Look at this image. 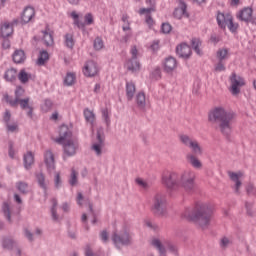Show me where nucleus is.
I'll use <instances>...</instances> for the list:
<instances>
[{"instance_id":"18","label":"nucleus","mask_w":256,"mask_h":256,"mask_svg":"<svg viewBox=\"0 0 256 256\" xmlns=\"http://www.w3.org/2000/svg\"><path fill=\"white\" fill-rule=\"evenodd\" d=\"M252 17H253V8L251 7H245L242 10H240L239 13L237 14V18L240 21H244V23H249Z\"/></svg>"},{"instance_id":"21","label":"nucleus","mask_w":256,"mask_h":256,"mask_svg":"<svg viewBox=\"0 0 256 256\" xmlns=\"http://www.w3.org/2000/svg\"><path fill=\"white\" fill-rule=\"evenodd\" d=\"M126 69L132 73H135L141 70V63L137 59L130 58L126 62Z\"/></svg>"},{"instance_id":"33","label":"nucleus","mask_w":256,"mask_h":256,"mask_svg":"<svg viewBox=\"0 0 256 256\" xmlns=\"http://www.w3.org/2000/svg\"><path fill=\"white\" fill-rule=\"evenodd\" d=\"M49 61V52H47L46 50H42L40 51L38 60H37V64L38 65H45V62Z\"/></svg>"},{"instance_id":"5","label":"nucleus","mask_w":256,"mask_h":256,"mask_svg":"<svg viewBox=\"0 0 256 256\" xmlns=\"http://www.w3.org/2000/svg\"><path fill=\"white\" fill-rule=\"evenodd\" d=\"M216 21L218 23V27L223 29V31H225L227 27L231 33H235L237 29H239V24L233 22V15H231V13L225 14L221 11H218Z\"/></svg>"},{"instance_id":"37","label":"nucleus","mask_w":256,"mask_h":256,"mask_svg":"<svg viewBox=\"0 0 256 256\" xmlns=\"http://www.w3.org/2000/svg\"><path fill=\"white\" fill-rule=\"evenodd\" d=\"M179 139H180L181 143L183 145H185V147H191V143H193L195 141V140L191 139V137H189V135H186V134L180 135Z\"/></svg>"},{"instance_id":"12","label":"nucleus","mask_w":256,"mask_h":256,"mask_svg":"<svg viewBox=\"0 0 256 256\" xmlns=\"http://www.w3.org/2000/svg\"><path fill=\"white\" fill-rule=\"evenodd\" d=\"M99 73V66L97 65V62L90 60L87 61L83 68V74L85 77H95Z\"/></svg>"},{"instance_id":"61","label":"nucleus","mask_w":256,"mask_h":256,"mask_svg":"<svg viewBox=\"0 0 256 256\" xmlns=\"http://www.w3.org/2000/svg\"><path fill=\"white\" fill-rule=\"evenodd\" d=\"M3 39H4L2 42L3 49H10L11 41L9 40V38H3Z\"/></svg>"},{"instance_id":"43","label":"nucleus","mask_w":256,"mask_h":256,"mask_svg":"<svg viewBox=\"0 0 256 256\" xmlns=\"http://www.w3.org/2000/svg\"><path fill=\"white\" fill-rule=\"evenodd\" d=\"M51 109H53V101H51V99H45L44 104L42 105V111L48 113Z\"/></svg>"},{"instance_id":"46","label":"nucleus","mask_w":256,"mask_h":256,"mask_svg":"<svg viewBox=\"0 0 256 256\" xmlns=\"http://www.w3.org/2000/svg\"><path fill=\"white\" fill-rule=\"evenodd\" d=\"M135 183L137 184L138 187H141L142 189H149V183H147L146 181H144L142 178H136L135 179Z\"/></svg>"},{"instance_id":"36","label":"nucleus","mask_w":256,"mask_h":256,"mask_svg":"<svg viewBox=\"0 0 256 256\" xmlns=\"http://www.w3.org/2000/svg\"><path fill=\"white\" fill-rule=\"evenodd\" d=\"M136 103L140 109L145 108V93L139 92L136 96Z\"/></svg>"},{"instance_id":"52","label":"nucleus","mask_w":256,"mask_h":256,"mask_svg":"<svg viewBox=\"0 0 256 256\" xmlns=\"http://www.w3.org/2000/svg\"><path fill=\"white\" fill-rule=\"evenodd\" d=\"M155 11V6H152L150 8H141L139 10V14L140 15H145V13H147V15H151V12Z\"/></svg>"},{"instance_id":"35","label":"nucleus","mask_w":256,"mask_h":256,"mask_svg":"<svg viewBox=\"0 0 256 256\" xmlns=\"http://www.w3.org/2000/svg\"><path fill=\"white\" fill-rule=\"evenodd\" d=\"M2 212L4 213L6 219L11 221V204L9 202H4L2 205Z\"/></svg>"},{"instance_id":"31","label":"nucleus","mask_w":256,"mask_h":256,"mask_svg":"<svg viewBox=\"0 0 256 256\" xmlns=\"http://www.w3.org/2000/svg\"><path fill=\"white\" fill-rule=\"evenodd\" d=\"M18 79L23 85H25L26 83H29V79H31V74H28L25 69H22L18 73Z\"/></svg>"},{"instance_id":"25","label":"nucleus","mask_w":256,"mask_h":256,"mask_svg":"<svg viewBox=\"0 0 256 256\" xmlns=\"http://www.w3.org/2000/svg\"><path fill=\"white\" fill-rule=\"evenodd\" d=\"M186 159L189 161L190 165L194 167V169H201V167H203V163H201V160H199L195 154H188Z\"/></svg>"},{"instance_id":"41","label":"nucleus","mask_w":256,"mask_h":256,"mask_svg":"<svg viewBox=\"0 0 256 256\" xmlns=\"http://www.w3.org/2000/svg\"><path fill=\"white\" fill-rule=\"evenodd\" d=\"M16 188L21 193H27V189H29V184H27V182L19 181L16 183Z\"/></svg>"},{"instance_id":"58","label":"nucleus","mask_w":256,"mask_h":256,"mask_svg":"<svg viewBox=\"0 0 256 256\" xmlns=\"http://www.w3.org/2000/svg\"><path fill=\"white\" fill-rule=\"evenodd\" d=\"M210 41H211V43H214V45H217V43H219V41H221V37L217 36V34H211Z\"/></svg>"},{"instance_id":"8","label":"nucleus","mask_w":256,"mask_h":256,"mask_svg":"<svg viewBox=\"0 0 256 256\" xmlns=\"http://www.w3.org/2000/svg\"><path fill=\"white\" fill-rule=\"evenodd\" d=\"M96 143L92 145V150L95 151L96 155L103 153V147H105V132L103 127H99L96 132Z\"/></svg>"},{"instance_id":"51","label":"nucleus","mask_w":256,"mask_h":256,"mask_svg":"<svg viewBox=\"0 0 256 256\" xmlns=\"http://www.w3.org/2000/svg\"><path fill=\"white\" fill-rule=\"evenodd\" d=\"M102 115L105 119L107 127H109V125H111V120L109 119V110H107V108L103 109Z\"/></svg>"},{"instance_id":"27","label":"nucleus","mask_w":256,"mask_h":256,"mask_svg":"<svg viewBox=\"0 0 256 256\" xmlns=\"http://www.w3.org/2000/svg\"><path fill=\"white\" fill-rule=\"evenodd\" d=\"M135 83L126 82V97L128 101H133V97H135Z\"/></svg>"},{"instance_id":"59","label":"nucleus","mask_w":256,"mask_h":256,"mask_svg":"<svg viewBox=\"0 0 256 256\" xmlns=\"http://www.w3.org/2000/svg\"><path fill=\"white\" fill-rule=\"evenodd\" d=\"M145 21H146V23L149 27H153V25L155 23L151 14H146V20Z\"/></svg>"},{"instance_id":"47","label":"nucleus","mask_w":256,"mask_h":256,"mask_svg":"<svg viewBox=\"0 0 256 256\" xmlns=\"http://www.w3.org/2000/svg\"><path fill=\"white\" fill-rule=\"evenodd\" d=\"M77 171H75V169L72 168L71 170V175H70V180H69V183L70 185H77Z\"/></svg>"},{"instance_id":"57","label":"nucleus","mask_w":256,"mask_h":256,"mask_svg":"<svg viewBox=\"0 0 256 256\" xmlns=\"http://www.w3.org/2000/svg\"><path fill=\"white\" fill-rule=\"evenodd\" d=\"M150 49L153 53H157V51H159V40L154 41L151 44Z\"/></svg>"},{"instance_id":"44","label":"nucleus","mask_w":256,"mask_h":256,"mask_svg":"<svg viewBox=\"0 0 256 256\" xmlns=\"http://www.w3.org/2000/svg\"><path fill=\"white\" fill-rule=\"evenodd\" d=\"M84 117L88 123L95 121V114L89 109L84 110Z\"/></svg>"},{"instance_id":"16","label":"nucleus","mask_w":256,"mask_h":256,"mask_svg":"<svg viewBox=\"0 0 256 256\" xmlns=\"http://www.w3.org/2000/svg\"><path fill=\"white\" fill-rule=\"evenodd\" d=\"M44 163L51 173V171H55V156L51 150H47L44 154Z\"/></svg>"},{"instance_id":"63","label":"nucleus","mask_w":256,"mask_h":256,"mask_svg":"<svg viewBox=\"0 0 256 256\" xmlns=\"http://www.w3.org/2000/svg\"><path fill=\"white\" fill-rule=\"evenodd\" d=\"M77 203L78 205H83L84 203H87V200H85L82 194H78Z\"/></svg>"},{"instance_id":"49","label":"nucleus","mask_w":256,"mask_h":256,"mask_svg":"<svg viewBox=\"0 0 256 256\" xmlns=\"http://www.w3.org/2000/svg\"><path fill=\"white\" fill-rule=\"evenodd\" d=\"M9 150H8V155L10 159H15V148L13 141L8 142Z\"/></svg>"},{"instance_id":"7","label":"nucleus","mask_w":256,"mask_h":256,"mask_svg":"<svg viewBox=\"0 0 256 256\" xmlns=\"http://www.w3.org/2000/svg\"><path fill=\"white\" fill-rule=\"evenodd\" d=\"M230 83V93H232V95H239L241 93V87H245V79L241 76H237L235 72L230 76Z\"/></svg>"},{"instance_id":"34","label":"nucleus","mask_w":256,"mask_h":256,"mask_svg":"<svg viewBox=\"0 0 256 256\" xmlns=\"http://www.w3.org/2000/svg\"><path fill=\"white\" fill-rule=\"evenodd\" d=\"M151 245L158 249L160 255H165V247H163V243H161L160 239H153Z\"/></svg>"},{"instance_id":"30","label":"nucleus","mask_w":256,"mask_h":256,"mask_svg":"<svg viewBox=\"0 0 256 256\" xmlns=\"http://www.w3.org/2000/svg\"><path fill=\"white\" fill-rule=\"evenodd\" d=\"M194 155H203V148L199 145L197 140H194L193 143L189 146Z\"/></svg>"},{"instance_id":"64","label":"nucleus","mask_w":256,"mask_h":256,"mask_svg":"<svg viewBox=\"0 0 256 256\" xmlns=\"http://www.w3.org/2000/svg\"><path fill=\"white\" fill-rule=\"evenodd\" d=\"M137 53H138L137 46H133L131 49L132 57L130 59H137Z\"/></svg>"},{"instance_id":"2","label":"nucleus","mask_w":256,"mask_h":256,"mask_svg":"<svg viewBox=\"0 0 256 256\" xmlns=\"http://www.w3.org/2000/svg\"><path fill=\"white\" fill-rule=\"evenodd\" d=\"M235 117V112L227 111L223 107H216L209 112L208 121H210V123H218L222 135L226 137V139H229L233 132V121Z\"/></svg>"},{"instance_id":"45","label":"nucleus","mask_w":256,"mask_h":256,"mask_svg":"<svg viewBox=\"0 0 256 256\" xmlns=\"http://www.w3.org/2000/svg\"><path fill=\"white\" fill-rule=\"evenodd\" d=\"M161 31L165 35H168V33H171V31H173V26H171L169 22H164L161 25Z\"/></svg>"},{"instance_id":"54","label":"nucleus","mask_w":256,"mask_h":256,"mask_svg":"<svg viewBox=\"0 0 256 256\" xmlns=\"http://www.w3.org/2000/svg\"><path fill=\"white\" fill-rule=\"evenodd\" d=\"M3 121L8 125V123L11 121V111L5 110L4 115H3Z\"/></svg>"},{"instance_id":"15","label":"nucleus","mask_w":256,"mask_h":256,"mask_svg":"<svg viewBox=\"0 0 256 256\" xmlns=\"http://www.w3.org/2000/svg\"><path fill=\"white\" fill-rule=\"evenodd\" d=\"M163 67L165 73H173L177 69V59L173 56L165 58Z\"/></svg>"},{"instance_id":"1","label":"nucleus","mask_w":256,"mask_h":256,"mask_svg":"<svg viewBox=\"0 0 256 256\" xmlns=\"http://www.w3.org/2000/svg\"><path fill=\"white\" fill-rule=\"evenodd\" d=\"M162 184L170 191H196L195 174L193 172H183L181 175L177 172H166L162 175Z\"/></svg>"},{"instance_id":"53","label":"nucleus","mask_w":256,"mask_h":256,"mask_svg":"<svg viewBox=\"0 0 256 256\" xmlns=\"http://www.w3.org/2000/svg\"><path fill=\"white\" fill-rule=\"evenodd\" d=\"M54 185L57 189H59V187H61L62 181H61V174L60 173H56L55 178H54Z\"/></svg>"},{"instance_id":"42","label":"nucleus","mask_w":256,"mask_h":256,"mask_svg":"<svg viewBox=\"0 0 256 256\" xmlns=\"http://www.w3.org/2000/svg\"><path fill=\"white\" fill-rule=\"evenodd\" d=\"M75 74L74 73H67L64 79L65 85L71 86L75 83Z\"/></svg>"},{"instance_id":"6","label":"nucleus","mask_w":256,"mask_h":256,"mask_svg":"<svg viewBox=\"0 0 256 256\" xmlns=\"http://www.w3.org/2000/svg\"><path fill=\"white\" fill-rule=\"evenodd\" d=\"M112 241L116 247H122V245H129L131 243V234H129V229L124 228L118 233H114L112 236Z\"/></svg>"},{"instance_id":"23","label":"nucleus","mask_w":256,"mask_h":256,"mask_svg":"<svg viewBox=\"0 0 256 256\" xmlns=\"http://www.w3.org/2000/svg\"><path fill=\"white\" fill-rule=\"evenodd\" d=\"M17 69L15 68H10L8 70H6L5 74H4V79L5 81H8V83H13L14 81H17Z\"/></svg>"},{"instance_id":"17","label":"nucleus","mask_w":256,"mask_h":256,"mask_svg":"<svg viewBox=\"0 0 256 256\" xmlns=\"http://www.w3.org/2000/svg\"><path fill=\"white\" fill-rule=\"evenodd\" d=\"M229 178L234 183V189L236 193H239V190L241 189L243 182H241V177H243V173H235V172H228Z\"/></svg>"},{"instance_id":"55","label":"nucleus","mask_w":256,"mask_h":256,"mask_svg":"<svg viewBox=\"0 0 256 256\" xmlns=\"http://www.w3.org/2000/svg\"><path fill=\"white\" fill-rule=\"evenodd\" d=\"M215 71H225V64H223V60H218V63L215 66Z\"/></svg>"},{"instance_id":"38","label":"nucleus","mask_w":256,"mask_h":256,"mask_svg":"<svg viewBox=\"0 0 256 256\" xmlns=\"http://www.w3.org/2000/svg\"><path fill=\"white\" fill-rule=\"evenodd\" d=\"M36 179H37L39 186L42 189H44V191H47V184H45V175L42 172H40V173L36 174Z\"/></svg>"},{"instance_id":"40","label":"nucleus","mask_w":256,"mask_h":256,"mask_svg":"<svg viewBox=\"0 0 256 256\" xmlns=\"http://www.w3.org/2000/svg\"><path fill=\"white\" fill-rule=\"evenodd\" d=\"M93 47H94L95 51H101V49H103V47H105V44L103 43V38L97 36L94 40Z\"/></svg>"},{"instance_id":"62","label":"nucleus","mask_w":256,"mask_h":256,"mask_svg":"<svg viewBox=\"0 0 256 256\" xmlns=\"http://www.w3.org/2000/svg\"><path fill=\"white\" fill-rule=\"evenodd\" d=\"M7 127V131H10V133H15V131H17V124H6Z\"/></svg>"},{"instance_id":"48","label":"nucleus","mask_w":256,"mask_h":256,"mask_svg":"<svg viewBox=\"0 0 256 256\" xmlns=\"http://www.w3.org/2000/svg\"><path fill=\"white\" fill-rule=\"evenodd\" d=\"M84 21L83 22L86 25H93V23H95V20L93 19V14L91 13H87L85 16H84Z\"/></svg>"},{"instance_id":"20","label":"nucleus","mask_w":256,"mask_h":256,"mask_svg":"<svg viewBox=\"0 0 256 256\" xmlns=\"http://www.w3.org/2000/svg\"><path fill=\"white\" fill-rule=\"evenodd\" d=\"M43 33V41H44V45H46V47H52L54 40H53V32H51V29L49 28V26H46V29L42 31Z\"/></svg>"},{"instance_id":"50","label":"nucleus","mask_w":256,"mask_h":256,"mask_svg":"<svg viewBox=\"0 0 256 256\" xmlns=\"http://www.w3.org/2000/svg\"><path fill=\"white\" fill-rule=\"evenodd\" d=\"M14 242L12 239L7 238L3 241L4 249H13Z\"/></svg>"},{"instance_id":"39","label":"nucleus","mask_w":256,"mask_h":256,"mask_svg":"<svg viewBox=\"0 0 256 256\" xmlns=\"http://www.w3.org/2000/svg\"><path fill=\"white\" fill-rule=\"evenodd\" d=\"M65 45L68 49H73L75 47V40L73 39V34L67 33L65 35Z\"/></svg>"},{"instance_id":"9","label":"nucleus","mask_w":256,"mask_h":256,"mask_svg":"<svg viewBox=\"0 0 256 256\" xmlns=\"http://www.w3.org/2000/svg\"><path fill=\"white\" fill-rule=\"evenodd\" d=\"M23 95H25V89L22 88V86H17L15 90V98L13 99V96H9V94H5L4 99L6 103L10 104V107L17 109V107H19V99H21Z\"/></svg>"},{"instance_id":"10","label":"nucleus","mask_w":256,"mask_h":256,"mask_svg":"<svg viewBox=\"0 0 256 256\" xmlns=\"http://www.w3.org/2000/svg\"><path fill=\"white\" fill-rule=\"evenodd\" d=\"M153 212L158 217H165L167 215V202L159 196L156 197L153 206Z\"/></svg>"},{"instance_id":"11","label":"nucleus","mask_w":256,"mask_h":256,"mask_svg":"<svg viewBox=\"0 0 256 256\" xmlns=\"http://www.w3.org/2000/svg\"><path fill=\"white\" fill-rule=\"evenodd\" d=\"M176 55L180 59H191V55H193V51L191 50V46L186 42H182L176 46Z\"/></svg>"},{"instance_id":"29","label":"nucleus","mask_w":256,"mask_h":256,"mask_svg":"<svg viewBox=\"0 0 256 256\" xmlns=\"http://www.w3.org/2000/svg\"><path fill=\"white\" fill-rule=\"evenodd\" d=\"M71 17L74 19V25L78 29H81V31H83V32L87 31V29L85 28V23H83V22H81V20H79V14H77V12L73 11L71 13Z\"/></svg>"},{"instance_id":"22","label":"nucleus","mask_w":256,"mask_h":256,"mask_svg":"<svg viewBox=\"0 0 256 256\" xmlns=\"http://www.w3.org/2000/svg\"><path fill=\"white\" fill-rule=\"evenodd\" d=\"M23 161L25 169H31L33 163H35V156L33 155V152L28 151L26 154H24Z\"/></svg>"},{"instance_id":"3","label":"nucleus","mask_w":256,"mask_h":256,"mask_svg":"<svg viewBox=\"0 0 256 256\" xmlns=\"http://www.w3.org/2000/svg\"><path fill=\"white\" fill-rule=\"evenodd\" d=\"M59 137L55 139V143L63 147V160L67 161V157H74L79 150V141L73 139V132L69 126L63 124L59 127Z\"/></svg>"},{"instance_id":"28","label":"nucleus","mask_w":256,"mask_h":256,"mask_svg":"<svg viewBox=\"0 0 256 256\" xmlns=\"http://www.w3.org/2000/svg\"><path fill=\"white\" fill-rule=\"evenodd\" d=\"M201 45H203V42L200 38H192L191 39V47L197 53L200 57L203 55V51H201Z\"/></svg>"},{"instance_id":"19","label":"nucleus","mask_w":256,"mask_h":256,"mask_svg":"<svg viewBox=\"0 0 256 256\" xmlns=\"http://www.w3.org/2000/svg\"><path fill=\"white\" fill-rule=\"evenodd\" d=\"M18 105H20L22 111H26V109H28L27 115L30 117V119H33V106L29 105V98H20L18 100Z\"/></svg>"},{"instance_id":"14","label":"nucleus","mask_w":256,"mask_h":256,"mask_svg":"<svg viewBox=\"0 0 256 256\" xmlns=\"http://www.w3.org/2000/svg\"><path fill=\"white\" fill-rule=\"evenodd\" d=\"M189 19V12H187V3L183 0H179V6L174 9L173 18L174 19Z\"/></svg>"},{"instance_id":"26","label":"nucleus","mask_w":256,"mask_h":256,"mask_svg":"<svg viewBox=\"0 0 256 256\" xmlns=\"http://www.w3.org/2000/svg\"><path fill=\"white\" fill-rule=\"evenodd\" d=\"M12 59H13L14 63L21 64V63H25L27 56H25V51L16 50L12 55Z\"/></svg>"},{"instance_id":"60","label":"nucleus","mask_w":256,"mask_h":256,"mask_svg":"<svg viewBox=\"0 0 256 256\" xmlns=\"http://www.w3.org/2000/svg\"><path fill=\"white\" fill-rule=\"evenodd\" d=\"M246 193H253V191H256L255 186L253 185V183L249 182L248 184H246Z\"/></svg>"},{"instance_id":"32","label":"nucleus","mask_w":256,"mask_h":256,"mask_svg":"<svg viewBox=\"0 0 256 256\" xmlns=\"http://www.w3.org/2000/svg\"><path fill=\"white\" fill-rule=\"evenodd\" d=\"M228 55H229V49H227V48H220L216 52V57H217L218 61H225V59H227Z\"/></svg>"},{"instance_id":"24","label":"nucleus","mask_w":256,"mask_h":256,"mask_svg":"<svg viewBox=\"0 0 256 256\" xmlns=\"http://www.w3.org/2000/svg\"><path fill=\"white\" fill-rule=\"evenodd\" d=\"M13 26L9 23H4V25L1 27L0 35L3 39H7L13 35Z\"/></svg>"},{"instance_id":"56","label":"nucleus","mask_w":256,"mask_h":256,"mask_svg":"<svg viewBox=\"0 0 256 256\" xmlns=\"http://www.w3.org/2000/svg\"><path fill=\"white\" fill-rule=\"evenodd\" d=\"M55 207H57V200L53 199L52 200V209H51V213H52V217L55 221H57V214L55 212Z\"/></svg>"},{"instance_id":"13","label":"nucleus","mask_w":256,"mask_h":256,"mask_svg":"<svg viewBox=\"0 0 256 256\" xmlns=\"http://www.w3.org/2000/svg\"><path fill=\"white\" fill-rule=\"evenodd\" d=\"M35 17V8L33 6H26L20 16V24L27 25Z\"/></svg>"},{"instance_id":"4","label":"nucleus","mask_w":256,"mask_h":256,"mask_svg":"<svg viewBox=\"0 0 256 256\" xmlns=\"http://www.w3.org/2000/svg\"><path fill=\"white\" fill-rule=\"evenodd\" d=\"M182 217L195 223L200 229H207L211 223V210L205 205L197 206L194 209L186 208Z\"/></svg>"}]
</instances>
